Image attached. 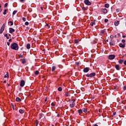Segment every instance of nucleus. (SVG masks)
<instances>
[{"instance_id":"1","label":"nucleus","mask_w":126,"mask_h":126,"mask_svg":"<svg viewBox=\"0 0 126 126\" xmlns=\"http://www.w3.org/2000/svg\"><path fill=\"white\" fill-rule=\"evenodd\" d=\"M18 44L16 43H13L11 45V49L12 50H15V51H17L18 50Z\"/></svg>"},{"instance_id":"2","label":"nucleus","mask_w":126,"mask_h":126,"mask_svg":"<svg viewBox=\"0 0 126 126\" xmlns=\"http://www.w3.org/2000/svg\"><path fill=\"white\" fill-rule=\"evenodd\" d=\"M96 75V73L93 72L90 74H87L86 75L87 77H90V78H92V77H94Z\"/></svg>"},{"instance_id":"3","label":"nucleus","mask_w":126,"mask_h":126,"mask_svg":"<svg viewBox=\"0 0 126 126\" xmlns=\"http://www.w3.org/2000/svg\"><path fill=\"white\" fill-rule=\"evenodd\" d=\"M4 28H5V24H3L0 29V34H2V32H3L4 30Z\"/></svg>"},{"instance_id":"4","label":"nucleus","mask_w":126,"mask_h":126,"mask_svg":"<svg viewBox=\"0 0 126 126\" xmlns=\"http://www.w3.org/2000/svg\"><path fill=\"white\" fill-rule=\"evenodd\" d=\"M116 58V56L115 55H110L108 56L109 60H114Z\"/></svg>"},{"instance_id":"5","label":"nucleus","mask_w":126,"mask_h":126,"mask_svg":"<svg viewBox=\"0 0 126 126\" xmlns=\"http://www.w3.org/2000/svg\"><path fill=\"white\" fill-rule=\"evenodd\" d=\"M84 2L87 5H91V2L89 1V0H85Z\"/></svg>"},{"instance_id":"6","label":"nucleus","mask_w":126,"mask_h":126,"mask_svg":"<svg viewBox=\"0 0 126 126\" xmlns=\"http://www.w3.org/2000/svg\"><path fill=\"white\" fill-rule=\"evenodd\" d=\"M25 85V80H21L20 82V86L21 87H23Z\"/></svg>"},{"instance_id":"7","label":"nucleus","mask_w":126,"mask_h":126,"mask_svg":"<svg viewBox=\"0 0 126 126\" xmlns=\"http://www.w3.org/2000/svg\"><path fill=\"white\" fill-rule=\"evenodd\" d=\"M101 12H103V13H104L105 14H106V13L108 12V10L106 8H102L101 9Z\"/></svg>"},{"instance_id":"8","label":"nucleus","mask_w":126,"mask_h":126,"mask_svg":"<svg viewBox=\"0 0 126 126\" xmlns=\"http://www.w3.org/2000/svg\"><path fill=\"white\" fill-rule=\"evenodd\" d=\"M15 32V29H13L12 28H9V33H13V32Z\"/></svg>"},{"instance_id":"9","label":"nucleus","mask_w":126,"mask_h":126,"mask_svg":"<svg viewBox=\"0 0 126 126\" xmlns=\"http://www.w3.org/2000/svg\"><path fill=\"white\" fill-rule=\"evenodd\" d=\"M83 71L85 73L88 72L89 71V67H85L83 69Z\"/></svg>"},{"instance_id":"10","label":"nucleus","mask_w":126,"mask_h":126,"mask_svg":"<svg viewBox=\"0 0 126 126\" xmlns=\"http://www.w3.org/2000/svg\"><path fill=\"white\" fill-rule=\"evenodd\" d=\"M89 111H78V113L80 115V114H82V113H88Z\"/></svg>"},{"instance_id":"11","label":"nucleus","mask_w":126,"mask_h":126,"mask_svg":"<svg viewBox=\"0 0 126 126\" xmlns=\"http://www.w3.org/2000/svg\"><path fill=\"white\" fill-rule=\"evenodd\" d=\"M119 47H120V48H125V47H126V43H124L123 44L122 43H120Z\"/></svg>"},{"instance_id":"12","label":"nucleus","mask_w":126,"mask_h":126,"mask_svg":"<svg viewBox=\"0 0 126 126\" xmlns=\"http://www.w3.org/2000/svg\"><path fill=\"white\" fill-rule=\"evenodd\" d=\"M119 24H120V21H115V22H114V25H115V26H118V25H119Z\"/></svg>"},{"instance_id":"13","label":"nucleus","mask_w":126,"mask_h":126,"mask_svg":"<svg viewBox=\"0 0 126 126\" xmlns=\"http://www.w3.org/2000/svg\"><path fill=\"white\" fill-rule=\"evenodd\" d=\"M115 68H116L117 70H120V65L119 64L115 65Z\"/></svg>"},{"instance_id":"14","label":"nucleus","mask_w":126,"mask_h":126,"mask_svg":"<svg viewBox=\"0 0 126 126\" xmlns=\"http://www.w3.org/2000/svg\"><path fill=\"white\" fill-rule=\"evenodd\" d=\"M74 106H75V103L74 102H72L70 104V107L71 108H73V107H74Z\"/></svg>"},{"instance_id":"15","label":"nucleus","mask_w":126,"mask_h":126,"mask_svg":"<svg viewBox=\"0 0 126 126\" xmlns=\"http://www.w3.org/2000/svg\"><path fill=\"white\" fill-rule=\"evenodd\" d=\"M22 63H23V64L26 63V59H25V58L22 59Z\"/></svg>"},{"instance_id":"16","label":"nucleus","mask_w":126,"mask_h":126,"mask_svg":"<svg viewBox=\"0 0 126 126\" xmlns=\"http://www.w3.org/2000/svg\"><path fill=\"white\" fill-rule=\"evenodd\" d=\"M16 101L17 102H21V99L19 97H16Z\"/></svg>"},{"instance_id":"17","label":"nucleus","mask_w":126,"mask_h":126,"mask_svg":"<svg viewBox=\"0 0 126 126\" xmlns=\"http://www.w3.org/2000/svg\"><path fill=\"white\" fill-rule=\"evenodd\" d=\"M31 48V45L30 43H28L27 44V49H28V50H29V49H30Z\"/></svg>"},{"instance_id":"18","label":"nucleus","mask_w":126,"mask_h":126,"mask_svg":"<svg viewBox=\"0 0 126 126\" xmlns=\"http://www.w3.org/2000/svg\"><path fill=\"white\" fill-rule=\"evenodd\" d=\"M105 7H106V8H108L109 5L108 3H106L104 5Z\"/></svg>"},{"instance_id":"19","label":"nucleus","mask_w":126,"mask_h":126,"mask_svg":"<svg viewBox=\"0 0 126 126\" xmlns=\"http://www.w3.org/2000/svg\"><path fill=\"white\" fill-rule=\"evenodd\" d=\"M119 63H120L121 64H122V63H124V60H120L119 61Z\"/></svg>"},{"instance_id":"20","label":"nucleus","mask_w":126,"mask_h":126,"mask_svg":"<svg viewBox=\"0 0 126 126\" xmlns=\"http://www.w3.org/2000/svg\"><path fill=\"white\" fill-rule=\"evenodd\" d=\"M34 74H35V75H38L39 74V71L38 70L35 71L34 72Z\"/></svg>"},{"instance_id":"21","label":"nucleus","mask_w":126,"mask_h":126,"mask_svg":"<svg viewBox=\"0 0 126 126\" xmlns=\"http://www.w3.org/2000/svg\"><path fill=\"white\" fill-rule=\"evenodd\" d=\"M55 69H56V66H53L52 67V71H54L55 70Z\"/></svg>"},{"instance_id":"22","label":"nucleus","mask_w":126,"mask_h":126,"mask_svg":"<svg viewBox=\"0 0 126 126\" xmlns=\"http://www.w3.org/2000/svg\"><path fill=\"white\" fill-rule=\"evenodd\" d=\"M78 42H79L78 40H77V39H75L74 40L75 44H78Z\"/></svg>"},{"instance_id":"23","label":"nucleus","mask_w":126,"mask_h":126,"mask_svg":"<svg viewBox=\"0 0 126 126\" xmlns=\"http://www.w3.org/2000/svg\"><path fill=\"white\" fill-rule=\"evenodd\" d=\"M6 11H7V9H5L3 13V14L4 15H5V14H6Z\"/></svg>"},{"instance_id":"24","label":"nucleus","mask_w":126,"mask_h":126,"mask_svg":"<svg viewBox=\"0 0 126 126\" xmlns=\"http://www.w3.org/2000/svg\"><path fill=\"white\" fill-rule=\"evenodd\" d=\"M4 78H6V77H8V73L7 72V74H5L4 76Z\"/></svg>"},{"instance_id":"25","label":"nucleus","mask_w":126,"mask_h":126,"mask_svg":"<svg viewBox=\"0 0 126 126\" xmlns=\"http://www.w3.org/2000/svg\"><path fill=\"white\" fill-rule=\"evenodd\" d=\"M58 91H62L63 90V89L62 88V87H59L58 89Z\"/></svg>"},{"instance_id":"26","label":"nucleus","mask_w":126,"mask_h":126,"mask_svg":"<svg viewBox=\"0 0 126 126\" xmlns=\"http://www.w3.org/2000/svg\"><path fill=\"white\" fill-rule=\"evenodd\" d=\"M16 12H17V10H15L13 12V15H14L15 14H16Z\"/></svg>"},{"instance_id":"27","label":"nucleus","mask_w":126,"mask_h":126,"mask_svg":"<svg viewBox=\"0 0 126 126\" xmlns=\"http://www.w3.org/2000/svg\"><path fill=\"white\" fill-rule=\"evenodd\" d=\"M8 23H11V25L12 26V25H13V22L11 21H10L9 22H8Z\"/></svg>"},{"instance_id":"28","label":"nucleus","mask_w":126,"mask_h":126,"mask_svg":"<svg viewBox=\"0 0 126 126\" xmlns=\"http://www.w3.org/2000/svg\"><path fill=\"white\" fill-rule=\"evenodd\" d=\"M100 33H101V34H104V33H105V31H104V30H101V31H100Z\"/></svg>"},{"instance_id":"29","label":"nucleus","mask_w":126,"mask_h":126,"mask_svg":"<svg viewBox=\"0 0 126 126\" xmlns=\"http://www.w3.org/2000/svg\"><path fill=\"white\" fill-rule=\"evenodd\" d=\"M12 108H13V110H15V106H14L12 104Z\"/></svg>"},{"instance_id":"30","label":"nucleus","mask_w":126,"mask_h":126,"mask_svg":"<svg viewBox=\"0 0 126 126\" xmlns=\"http://www.w3.org/2000/svg\"><path fill=\"white\" fill-rule=\"evenodd\" d=\"M25 24L26 26H28V25H29V23L28 22H26Z\"/></svg>"},{"instance_id":"31","label":"nucleus","mask_w":126,"mask_h":126,"mask_svg":"<svg viewBox=\"0 0 126 126\" xmlns=\"http://www.w3.org/2000/svg\"><path fill=\"white\" fill-rule=\"evenodd\" d=\"M94 24H95V22H91V26H93V25H94Z\"/></svg>"},{"instance_id":"32","label":"nucleus","mask_w":126,"mask_h":126,"mask_svg":"<svg viewBox=\"0 0 126 126\" xmlns=\"http://www.w3.org/2000/svg\"><path fill=\"white\" fill-rule=\"evenodd\" d=\"M45 26L48 27V28H50V27H51V26H50L48 24H46Z\"/></svg>"},{"instance_id":"33","label":"nucleus","mask_w":126,"mask_h":126,"mask_svg":"<svg viewBox=\"0 0 126 126\" xmlns=\"http://www.w3.org/2000/svg\"><path fill=\"white\" fill-rule=\"evenodd\" d=\"M108 21H109V20H108V19H105L104 20V22H105V23H107V22H108Z\"/></svg>"},{"instance_id":"34","label":"nucleus","mask_w":126,"mask_h":126,"mask_svg":"<svg viewBox=\"0 0 126 126\" xmlns=\"http://www.w3.org/2000/svg\"><path fill=\"white\" fill-rule=\"evenodd\" d=\"M116 114H117V112H113L112 116L114 117V116H116Z\"/></svg>"},{"instance_id":"35","label":"nucleus","mask_w":126,"mask_h":126,"mask_svg":"<svg viewBox=\"0 0 126 126\" xmlns=\"http://www.w3.org/2000/svg\"><path fill=\"white\" fill-rule=\"evenodd\" d=\"M19 112L20 114H23V113H24V111H19Z\"/></svg>"},{"instance_id":"36","label":"nucleus","mask_w":126,"mask_h":126,"mask_svg":"<svg viewBox=\"0 0 126 126\" xmlns=\"http://www.w3.org/2000/svg\"><path fill=\"white\" fill-rule=\"evenodd\" d=\"M83 10H87V9L85 7L82 8Z\"/></svg>"},{"instance_id":"37","label":"nucleus","mask_w":126,"mask_h":126,"mask_svg":"<svg viewBox=\"0 0 126 126\" xmlns=\"http://www.w3.org/2000/svg\"><path fill=\"white\" fill-rule=\"evenodd\" d=\"M19 58H23V55H21V54H20V55H19Z\"/></svg>"},{"instance_id":"38","label":"nucleus","mask_w":126,"mask_h":126,"mask_svg":"<svg viewBox=\"0 0 126 126\" xmlns=\"http://www.w3.org/2000/svg\"><path fill=\"white\" fill-rule=\"evenodd\" d=\"M8 5V4L7 3H6L5 4H4V7H7V5Z\"/></svg>"},{"instance_id":"39","label":"nucleus","mask_w":126,"mask_h":126,"mask_svg":"<svg viewBox=\"0 0 126 126\" xmlns=\"http://www.w3.org/2000/svg\"><path fill=\"white\" fill-rule=\"evenodd\" d=\"M65 95L66 97H68V96L69 95V94H68V93H66Z\"/></svg>"},{"instance_id":"40","label":"nucleus","mask_w":126,"mask_h":126,"mask_svg":"<svg viewBox=\"0 0 126 126\" xmlns=\"http://www.w3.org/2000/svg\"><path fill=\"white\" fill-rule=\"evenodd\" d=\"M122 43H124V44H125V43H126V40H125V39H122Z\"/></svg>"},{"instance_id":"41","label":"nucleus","mask_w":126,"mask_h":126,"mask_svg":"<svg viewBox=\"0 0 126 126\" xmlns=\"http://www.w3.org/2000/svg\"><path fill=\"white\" fill-rule=\"evenodd\" d=\"M22 20H23V21H24V22L26 21V18L23 17V18H22Z\"/></svg>"},{"instance_id":"42","label":"nucleus","mask_w":126,"mask_h":126,"mask_svg":"<svg viewBox=\"0 0 126 126\" xmlns=\"http://www.w3.org/2000/svg\"><path fill=\"white\" fill-rule=\"evenodd\" d=\"M40 118H42L43 117V114L42 113L39 114Z\"/></svg>"},{"instance_id":"43","label":"nucleus","mask_w":126,"mask_h":126,"mask_svg":"<svg viewBox=\"0 0 126 126\" xmlns=\"http://www.w3.org/2000/svg\"><path fill=\"white\" fill-rule=\"evenodd\" d=\"M109 44H110V45H111V46H114V43H112V42H110L109 43Z\"/></svg>"},{"instance_id":"44","label":"nucleus","mask_w":126,"mask_h":126,"mask_svg":"<svg viewBox=\"0 0 126 126\" xmlns=\"http://www.w3.org/2000/svg\"><path fill=\"white\" fill-rule=\"evenodd\" d=\"M51 106H52V107H54V106H55V103H51Z\"/></svg>"},{"instance_id":"45","label":"nucleus","mask_w":126,"mask_h":126,"mask_svg":"<svg viewBox=\"0 0 126 126\" xmlns=\"http://www.w3.org/2000/svg\"><path fill=\"white\" fill-rule=\"evenodd\" d=\"M7 45L8 46H9V45H10V42H9V41L7 42Z\"/></svg>"},{"instance_id":"46","label":"nucleus","mask_w":126,"mask_h":126,"mask_svg":"<svg viewBox=\"0 0 126 126\" xmlns=\"http://www.w3.org/2000/svg\"><path fill=\"white\" fill-rule=\"evenodd\" d=\"M123 89H124V90H126V86H125L123 87Z\"/></svg>"},{"instance_id":"47","label":"nucleus","mask_w":126,"mask_h":126,"mask_svg":"<svg viewBox=\"0 0 126 126\" xmlns=\"http://www.w3.org/2000/svg\"><path fill=\"white\" fill-rule=\"evenodd\" d=\"M110 38H111V39H113L114 36L113 35H110Z\"/></svg>"},{"instance_id":"48","label":"nucleus","mask_w":126,"mask_h":126,"mask_svg":"<svg viewBox=\"0 0 126 126\" xmlns=\"http://www.w3.org/2000/svg\"><path fill=\"white\" fill-rule=\"evenodd\" d=\"M76 64H77V65H79V63L78 62H76Z\"/></svg>"},{"instance_id":"49","label":"nucleus","mask_w":126,"mask_h":126,"mask_svg":"<svg viewBox=\"0 0 126 126\" xmlns=\"http://www.w3.org/2000/svg\"><path fill=\"white\" fill-rule=\"evenodd\" d=\"M72 103H74V102L75 101V99H72Z\"/></svg>"},{"instance_id":"50","label":"nucleus","mask_w":126,"mask_h":126,"mask_svg":"<svg viewBox=\"0 0 126 126\" xmlns=\"http://www.w3.org/2000/svg\"><path fill=\"white\" fill-rule=\"evenodd\" d=\"M4 36L5 37H7V34H6V33L4 35Z\"/></svg>"},{"instance_id":"51","label":"nucleus","mask_w":126,"mask_h":126,"mask_svg":"<svg viewBox=\"0 0 126 126\" xmlns=\"http://www.w3.org/2000/svg\"><path fill=\"white\" fill-rule=\"evenodd\" d=\"M21 2H23L25 0H20Z\"/></svg>"},{"instance_id":"52","label":"nucleus","mask_w":126,"mask_h":126,"mask_svg":"<svg viewBox=\"0 0 126 126\" xmlns=\"http://www.w3.org/2000/svg\"><path fill=\"white\" fill-rule=\"evenodd\" d=\"M60 116V114H58L57 115V117H58V118H59Z\"/></svg>"},{"instance_id":"53","label":"nucleus","mask_w":126,"mask_h":126,"mask_svg":"<svg viewBox=\"0 0 126 126\" xmlns=\"http://www.w3.org/2000/svg\"><path fill=\"white\" fill-rule=\"evenodd\" d=\"M124 64H125V65H126V61H125L124 62Z\"/></svg>"},{"instance_id":"54","label":"nucleus","mask_w":126,"mask_h":126,"mask_svg":"<svg viewBox=\"0 0 126 126\" xmlns=\"http://www.w3.org/2000/svg\"><path fill=\"white\" fill-rule=\"evenodd\" d=\"M83 111H87V108H85L84 110H83Z\"/></svg>"},{"instance_id":"55","label":"nucleus","mask_w":126,"mask_h":126,"mask_svg":"<svg viewBox=\"0 0 126 126\" xmlns=\"http://www.w3.org/2000/svg\"><path fill=\"white\" fill-rule=\"evenodd\" d=\"M12 39L11 38L10 39H9V42H11V41L12 40Z\"/></svg>"},{"instance_id":"56","label":"nucleus","mask_w":126,"mask_h":126,"mask_svg":"<svg viewBox=\"0 0 126 126\" xmlns=\"http://www.w3.org/2000/svg\"><path fill=\"white\" fill-rule=\"evenodd\" d=\"M123 38H126V35H123Z\"/></svg>"},{"instance_id":"57","label":"nucleus","mask_w":126,"mask_h":126,"mask_svg":"<svg viewBox=\"0 0 126 126\" xmlns=\"http://www.w3.org/2000/svg\"><path fill=\"white\" fill-rule=\"evenodd\" d=\"M3 83H6V81H4Z\"/></svg>"},{"instance_id":"58","label":"nucleus","mask_w":126,"mask_h":126,"mask_svg":"<svg viewBox=\"0 0 126 126\" xmlns=\"http://www.w3.org/2000/svg\"><path fill=\"white\" fill-rule=\"evenodd\" d=\"M6 39H9V37L8 36L6 37Z\"/></svg>"},{"instance_id":"59","label":"nucleus","mask_w":126,"mask_h":126,"mask_svg":"<svg viewBox=\"0 0 126 126\" xmlns=\"http://www.w3.org/2000/svg\"><path fill=\"white\" fill-rule=\"evenodd\" d=\"M40 8L42 10H43V7H41Z\"/></svg>"},{"instance_id":"60","label":"nucleus","mask_w":126,"mask_h":126,"mask_svg":"<svg viewBox=\"0 0 126 126\" xmlns=\"http://www.w3.org/2000/svg\"><path fill=\"white\" fill-rule=\"evenodd\" d=\"M114 38H117V35H115Z\"/></svg>"},{"instance_id":"61","label":"nucleus","mask_w":126,"mask_h":126,"mask_svg":"<svg viewBox=\"0 0 126 126\" xmlns=\"http://www.w3.org/2000/svg\"><path fill=\"white\" fill-rule=\"evenodd\" d=\"M78 111H82V109H80L78 110Z\"/></svg>"},{"instance_id":"62","label":"nucleus","mask_w":126,"mask_h":126,"mask_svg":"<svg viewBox=\"0 0 126 126\" xmlns=\"http://www.w3.org/2000/svg\"><path fill=\"white\" fill-rule=\"evenodd\" d=\"M45 102H47V98L45 99Z\"/></svg>"},{"instance_id":"63","label":"nucleus","mask_w":126,"mask_h":126,"mask_svg":"<svg viewBox=\"0 0 126 126\" xmlns=\"http://www.w3.org/2000/svg\"><path fill=\"white\" fill-rule=\"evenodd\" d=\"M19 111H23L22 109H19Z\"/></svg>"},{"instance_id":"64","label":"nucleus","mask_w":126,"mask_h":126,"mask_svg":"<svg viewBox=\"0 0 126 126\" xmlns=\"http://www.w3.org/2000/svg\"><path fill=\"white\" fill-rule=\"evenodd\" d=\"M20 91H21V88L19 89Z\"/></svg>"}]
</instances>
